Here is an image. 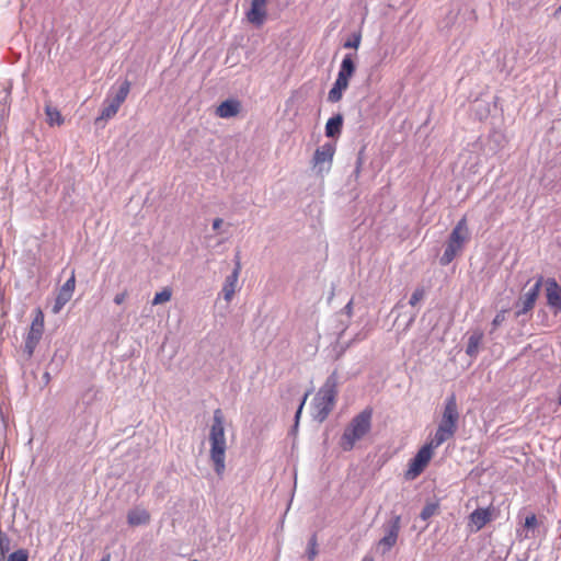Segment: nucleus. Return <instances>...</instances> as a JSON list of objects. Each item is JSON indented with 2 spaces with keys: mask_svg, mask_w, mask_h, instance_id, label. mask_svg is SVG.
<instances>
[{
  "mask_svg": "<svg viewBox=\"0 0 561 561\" xmlns=\"http://www.w3.org/2000/svg\"><path fill=\"white\" fill-rule=\"evenodd\" d=\"M225 417L220 409L214 411L213 424L209 431L210 459L214 463L216 473L221 477L225 472L226 465V435H225Z\"/></svg>",
  "mask_w": 561,
  "mask_h": 561,
  "instance_id": "nucleus-1",
  "label": "nucleus"
},
{
  "mask_svg": "<svg viewBox=\"0 0 561 561\" xmlns=\"http://www.w3.org/2000/svg\"><path fill=\"white\" fill-rule=\"evenodd\" d=\"M371 417L373 410L370 408H366L350 421L345 426L339 443L340 447L344 451L352 450L356 443L363 439L370 432Z\"/></svg>",
  "mask_w": 561,
  "mask_h": 561,
  "instance_id": "nucleus-2",
  "label": "nucleus"
},
{
  "mask_svg": "<svg viewBox=\"0 0 561 561\" xmlns=\"http://www.w3.org/2000/svg\"><path fill=\"white\" fill-rule=\"evenodd\" d=\"M459 422V412L456 396L450 394L444 405L443 414L438 423L434 437L435 443L442 445L453 438L457 432Z\"/></svg>",
  "mask_w": 561,
  "mask_h": 561,
  "instance_id": "nucleus-3",
  "label": "nucleus"
},
{
  "mask_svg": "<svg viewBox=\"0 0 561 561\" xmlns=\"http://www.w3.org/2000/svg\"><path fill=\"white\" fill-rule=\"evenodd\" d=\"M469 240V229L466 216H463L451 230L440 257L442 265H448L462 251Z\"/></svg>",
  "mask_w": 561,
  "mask_h": 561,
  "instance_id": "nucleus-4",
  "label": "nucleus"
},
{
  "mask_svg": "<svg viewBox=\"0 0 561 561\" xmlns=\"http://www.w3.org/2000/svg\"><path fill=\"white\" fill-rule=\"evenodd\" d=\"M336 396L337 390L335 381L328 379L313 399L316 419L322 422L328 417L335 405Z\"/></svg>",
  "mask_w": 561,
  "mask_h": 561,
  "instance_id": "nucleus-5",
  "label": "nucleus"
},
{
  "mask_svg": "<svg viewBox=\"0 0 561 561\" xmlns=\"http://www.w3.org/2000/svg\"><path fill=\"white\" fill-rule=\"evenodd\" d=\"M440 445L431 439L424 446H422L414 458L409 462V468L404 473L407 480L416 479L428 466L430 461L434 456V450Z\"/></svg>",
  "mask_w": 561,
  "mask_h": 561,
  "instance_id": "nucleus-6",
  "label": "nucleus"
},
{
  "mask_svg": "<svg viewBox=\"0 0 561 561\" xmlns=\"http://www.w3.org/2000/svg\"><path fill=\"white\" fill-rule=\"evenodd\" d=\"M43 332H44V313L39 308H37L35 310V316L31 323L28 333L25 337L24 352L26 353L27 357H32L38 342L42 339Z\"/></svg>",
  "mask_w": 561,
  "mask_h": 561,
  "instance_id": "nucleus-7",
  "label": "nucleus"
},
{
  "mask_svg": "<svg viewBox=\"0 0 561 561\" xmlns=\"http://www.w3.org/2000/svg\"><path fill=\"white\" fill-rule=\"evenodd\" d=\"M335 153V146L333 144H324L319 147L313 154L312 163L314 168H318V171L322 173L323 171H329L333 157Z\"/></svg>",
  "mask_w": 561,
  "mask_h": 561,
  "instance_id": "nucleus-8",
  "label": "nucleus"
},
{
  "mask_svg": "<svg viewBox=\"0 0 561 561\" xmlns=\"http://www.w3.org/2000/svg\"><path fill=\"white\" fill-rule=\"evenodd\" d=\"M541 285H542V277H540L535 283V285L519 298V300L517 302V307H520V309H518L516 311L517 317L527 313L535 307L536 300L540 293Z\"/></svg>",
  "mask_w": 561,
  "mask_h": 561,
  "instance_id": "nucleus-9",
  "label": "nucleus"
},
{
  "mask_svg": "<svg viewBox=\"0 0 561 561\" xmlns=\"http://www.w3.org/2000/svg\"><path fill=\"white\" fill-rule=\"evenodd\" d=\"M401 528V517L394 515L389 524L387 534L379 540L378 545L382 548V552L389 551L396 543Z\"/></svg>",
  "mask_w": 561,
  "mask_h": 561,
  "instance_id": "nucleus-10",
  "label": "nucleus"
},
{
  "mask_svg": "<svg viewBox=\"0 0 561 561\" xmlns=\"http://www.w3.org/2000/svg\"><path fill=\"white\" fill-rule=\"evenodd\" d=\"M75 287L76 277L75 272H72L70 278L66 280V283L62 285L56 297L55 305L53 307L54 313H58L64 308V306L71 299L72 294L75 291Z\"/></svg>",
  "mask_w": 561,
  "mask_h": 561,
  "instance_id": "nucleus-11",
  "label": "nucleus"
},
{
  "mask_svg": "<svg viewBox=\"0 0 561 561\" xmlns=\"http://www.w3.org/2000/svg\"><path fill=\"white\" fill-rule=\"evenodd\" d=\"M267 1L268 0H251V8L247 12V19L250 23L256 26H262L264 24L267 16Z\"/></svg>",
  "mask_w": 561,
  "mask_h": 561,
  "instance_id": "nucleus-12",
  "label": "nucleus"
},
{
  "mask_svg": "<svg viewBox=\"0 0 561 561\" xmlns=\"http://www.w3.org/2000/svg\"><path fill=\"white\" fill-rule=\"evenodd\" d=\"M547 305L554 310L561 311V287L554 278H548L545 282Z\"/></svg>",
  "mask_w": 561,
  "mask_h": 561,
  "instance_id": "nucleus-13",
  "label": "nucleus"
},
{
  "mask_svg": "<svg viewBox=\"0 0 561 561\" xmlns=\"http://www.w3.org/2000/svg\"><path fill=\"white\" fill-rule=\"evenodd\" d=\"M240 271H241V263H240V260L238 259L236 262L233 272L229 276H227L224 287H222L224 297H225L226 301H228V302L232 299V297L236 293Z\"/></svg>",
  "mask_w": 561,
  "mask_h": 561,
  "instance_id": "nucleus-14",
  "label": "nucleus"
},
{
  "mask_svg": "<svg viewBox=\"0 0 561 561\" xmlns=\"http://www.w3.org/2000/svg\"><path fill=\"white\" fill-rule=\"evenodd\" d=\"M355 69L356 68L352 56L346 55L341 62L336 81H340L341 83L348 85L350 79L355 73Z\"/></svg>",
  "mask_w": 561,
  "mask_h": 561,
  "instance_id": "nucleus-15",
  "label": "nucleus"
},
{
  "mask_svg": "<svg viewBox=\"0 0 561 561\" xmlns=\"http://www.w3.org/2000/svg\"><path fill=\"white\" fill-rule=\"evenodd\" d=\"M241 104L238 100H226L216 108V115L220 118H229L240 113Z\"/></svg>",
  "mask_w": 561,
  "mask_h": 561,
  "instance_id": "nucleus-16",
  "label": "nucleus"
},
{
  "mask_svg": "<svg viewBox=\"0 0 561 561\" xmlns=\"http://www.w3.org/2000/svg\"><path fill=\"white\" fill-rule=\"evenodd\" d=\"M538 527V520L534 513L526 516L524 525L517 529V538L519 540L530 539L535 537V530Z\"/></svg>",
  "mask_w": 561,
  "mask_h": 561,
  "instance_id": "nucleus-17",
  "label": "nucleus"
},
{
  "mask_svg": "<svg viewBox=\"0 0 561 561\" xmlns=\"http://www.w3.org/2000/svg\"><path fill=\"white\" fill-rule=\"evenodd\" d=\"M150 522V514L147 510L135 507L127 513V523L131 527L147 525Z\"/></svg>",
  "mask_w": 561,
  "mask_h": 561,
  "instance_id": "nucleus-18",
  "label": "nucleus"
},
{
  "mask_svg": "<svg viewBox=\"0 0 561 561\" xmlns=\"http://www.w3.org/2000/svg\"><path fill=\"white\" fill-rule=\"evenodd\" d=\"M469 519L480 530L491 520V512L489 508H477L470 514Z\"/></svg>",
  "mask_w": 561,
  "mask_h": 561,
  "instance_id": "nucleus-19",
  "label": "nucleus"
},
{
  "mask_svg": "<svg viewBox=\"0 0 561 561\" xmlns=\"http://www.w3.org/2000/svg\"><path fill=\"white\" fill-rule=\"evenodd\" d=\"M343 126V116L337 114L331 117L325 124V135L328 137H335L341 134Z\"/></svg>",
  "mask_w": 561,
  "mask_h": 561,
  "instance_id": "nucleus-20",
  "label": "nucleus"
},
{
  "mask_svg": "<svg viewBox=\"0 0 561 561\" xmlns=\"http://www.w3.org/2000/svg\"><path fill=\"white\" fill-rule=\"evenodd\" d=\"M482 340H483L482 332H480V331L473 332L468 339L466 353L471 357L476 356L479 352V347H480V344L482 343Z\"/></svg>",
  "mask_w": 561,
  "mask_h": 561,
  "instance_id": "nucleus-21",
  "label": "nucleus"
},
{
  "mask_svg": "<svg viewBox=\"0 0 561 561\" xmlns=\"http://www.w3.org/2000/svg\"><path fill=\"white\" fill-rule=\"evenodd\" d=\"M121 107V104L117 103L115 100H106L105 101V105L101 112V115L100 117L96 119L100 121V119H110L112 118L113 116L116 115V113L118 112Z\"/></svg>",
  "mask_w": 561,
  "mask_h": 561,
  "instance_id": "nucleus-22",
  "label": "nucleus"
},
{
  "mask_svg": "<svg viewBox=\"0 0 561 561\" xmlns=\"http://www.w3.org/2000/svg\"><path fill=\"white\" fill-rule=\"evenodd\" d=\"M348 88V85L341 83L340 81L334 82L332 89L329 91L328 100L332 103L339 102L342 96L343 92Z\"/></svg>",
  "mask_w": 561,
  "mask_h": 561,
  "instance_id": "nucleus-23",
  "label": "nucleus"
},
{
  "mask_svg": "<svg viewBox=\"0 0 561 561\" xmlns=\"http://www.w3.org/2000/svg\"><path fill=\"white\" fill-rule=\"evenodd\" d=\"M45 113L47 116V122L50 126H53V125L60 126L61 124H64V117H62L61 113L56 107L46 105Z\"/></svg>",
  "mask_w": 561,
  "mask_h": 561,
  "instance_id": "nucleus-24",
  "label": "nucleus"
},
{
  "mask_svg": "<svg viewBox=\"0 0 561 561\" xmlns=\"http://www.w3.org/2000/svg\"><path fill=\"white\" fill-rule=\"evenodd\" d=\"M172 297V289L170 287H164L161 291L157 293L152 299V305H161L170 301Z\"/></svg>",
  "mask_w": 561,
  "mask_h": 561,
  "instance_id": "nucleus-25",
  "label": "nucleus"
},
{
  "mask_svg": "<svg viewBox=\"0 0 561 561\" xmlns=\"http://www.w3.org/2000/svg\"><path fill=\"white\" fill-rule=\"evenodd\" d=\"M129 91H130V82L125 80L121 84V87H119L116 95L113 98V100H115L117 103H119L122 105L125 102V100L127 99Z\"/></svg>",
  "mask_w": 561,
  "mask_h": 561,
  "instance_id": "nucleus-26",
  "label": "nucleus"
},
{
  "mask_svg": "<svg viewBox=\"0 0 561 561\" xmlns=\"http://www.w3.org/2000/svg\"><path fill=\"white\" fill-rule=\"evenodd\" d=\"M318 554V538L317 535H312L307 547V557L312 561Z\"/></svg>",
  "mask_w": 561,
  "mask_h": 561,
  "instance_id": "nucleus-27",
  "label": "nucleus"
},
{
  "mask_svg": "<svg viewBox=\"0 0 561 561\" xmlns=\"http://www.w3.org/2000/svg\"><path fill=\"white\" fill-rule=\"evenodd\" d=\"M437 510H438V504H435V503L426 504L423 507L420 516L423 520H427L428 518H431L433 515L436 514Z\"/></svg>",
  "mask_w": 561,
  "mask_h": 561,
  "instance_id": "nucleus-28",
  "label": "nucleus"
},
{
  "mask_svg": "<svg viewBox=\"0 0 561 561\" xmlns=\"http://www.w3.org/2000/svg\"><path fill=\"white\" fill-rule=\"evenodd\" d=\"M425 296V289L423 287H417L411 295L409 304L412 307H415Z\"/></svg>",
  "mask_w": 561,
  "mask_h": 561,
  "instance_id": "nucleus-29",
  "label": "nucleus"
},
{
  "mask_svg": "<svg viewBox=\"0 0 561 561\" xmlns=\"http://www.w3.org/2000/svg\"><path fill=\"white\" fill-rule=\"evenodd\" d=\"M8 561H27V553L24 550H18L8 557Z\"/></svg>",
  "mask_w": 561,
  "mask_h": 561,
  "instance_id": "nucleus-30",
  "label": "nucleus"
},
{
  "mask_svg": "<svg viewBox=\"0 0 561 561\" xmlns=\"http://www.w3.org/2000/svg\"><path fill=\"white\" fill-rule=\"evenodd\" d=\"M360 39H362V36L360 34H356L354 35V38L352 41H347L345 44H344V47L345 48H358L359 44H360Z\"/></svg>",
  "mask_w": 561,
  "mask_h": 561,
  "instance_id": "nucleus-31",
  "label": "nucleus"
},
{
  "mask_svg": "<svg viewBox=\"0 0 561 561\" xmlns=\"http://www.w3.org/2000/svg\"><path fill=\"white\" fill-rule=\"evenodd\" d=\"M505 320V311H500L493 319L492 325L494 329H496L499 325H501Z\"/></svg>",
  "mask_w": 561,
  "mask_h": 561,
  "instance_id": "nucleus-32",
  "label": "nucleus"
},
{
  "mask_svg": "<svg viewBox=\"0 0 561 561\" xmlns=\"http://www.w3.org/2000/svg\"><path fill=\"white\" fill-rule=\"evenodd\" d=\"M126 297H127V291L119 293L114 297V302L116 305H122L125 301Z\"/></svg>",
  "mask_w": 561,
  "mask_h": 561,
  "instance_id": "nucleus-33",
  "label": "nucleus"
},
{
  "mask_svg": "<svg viewBox=\"0 0 561 561\" xmlns=\"http://www.w3.org/2000/svg\"><path fill=\"white\" fill-rule=\"evenodd\" d=\"M307 397H308V394L306 393V394L304 396V398H302V400H301V402H300L299 407H298V410H297V412H296V416H295V419H296V424L298 423V420H299V417H300V414H301L302 408H304V405H305V402H306V400H307Z\"/></svg>",
  "mask_w": 561,
  "mask_h": 561,
  "instance_id": "nucleus-34",
  "label": "nucleus"
},
{
  "mask_svg": "<svg viewBox=\"0 0 561 561\" xmlns=\"http://www.w3.org/2000/svg\"><path fill=\"white\" fill-rule=\"evenodd\" d=\"M221 225H222V219H220V218H216V219L214 220V222H213V228H214L215 230H217V229H219V228H220V226H221Z\"/></svg>",
  "mask_w": 561,
  "mask_h": 561,
  "instance_id": "nucleus-35",
  "label": "nucleus"
},
{
  "mask_svg": "<svg viewBox=\"0 0 561 561\" xmlns=\"http://www.w3.org/2000/svg\"><path fill=\"white\" fill-rule=\"evenodd\" d=\"M362 561H374V558L370 556H365Z\"/></svg>",
  "mask_w": 561,
  "mask_h": 561,
  "instance_id": "nucleus-36",
  "label": "nucleus"
},
{
  "mask_svg": "<svg viewBox=\"0 0 561 561\" xmlns=\"http://www.w3.org/2000/svg\"><path fill=\"white\" fill-rule=\"evenodd\" d=\"M345 308H346L348 311H351V310H352V301H350V302L346 305V307H345Z\"/></svg>",
  "mask_w": 561,
  "mask_h": 561,
  "instance_id": "nucleus-37",
  "label": "nucleus"
},
{
  "mask_svg": "<svg viewBox=\"0 0 561 561\" xmlns=\"http://www.w3.org/2000/svg\"><path fill=\"white\" fill-rule=\"evenodd\" d=\"M101 561H110V554L105 556Z\"/></svg>",
  "mask_w": 561,
  "mask_h": 561,
  "instance_id": "nucleus-38",
  "label": "nucleus"
},
{
  "mask_svg": "<svg viewBox=\"0 0 561 561\" xmlns=\"http://www.w3.org/2000/svg\"><path fill=\"white\" fill-rule=\"evenodd\" d=\"M558 402H559V404L561 405V391H560V394H559Z\"/></svg>",
  "mask_w": 561,
  "mask_h": 561,
  "instance_id": "nucleus-39",
  "label": "nucleus"
},
{
  "mask_svg": "<svg viewBox=\"0 0 561 561\" xmlns=\"http://www.w3.org/2000/svg\"><path fill=\"white\" fill-rule=\"evenodd\" d=\"M557 12H561V5L559 7V9L557 10Z\"/></svg>",
  "mask_w": 561,
  "mask_h": 561,
  "instance_id": "nucleus-40",
  "label": "nucleus"
},
{
  "mask_svg": "<svg viewBox=\"0 0 561 561\" xmlns=\"http://www.w3.org/2000/svg\"><path fill=\"white\" fill-rule=\"evenodd\" d=\"M193 561H198V560H193Z\"/></svg>",
  "mask_w": 561,
  "mask_h": 561,
  "instance_id": "nucleus-41",
  "label": "nucleus"
}]
</instances>
